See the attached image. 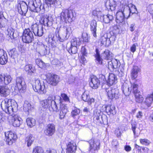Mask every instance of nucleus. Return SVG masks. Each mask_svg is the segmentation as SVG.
<instances>
[{
  "instance_id": "obj_1",
  "label": "nucleus",
  "mask_w": 153,
  "mask_h": 153,
  "mask_svg": "<svg viewBox=\"0 0 153 153\" xmlns=\"http://www.w3.org/2000/svg\"><path fill=\"white\" fill-rule=\"evenodd\" d=\"M120 8L116 14V21L119 25H123L125 24V19L129 17V13H126V8L127 5L123 4L120 5Z\"/></svg>"
},
{
  "instance_id": "obj_2",
  "label": "nucleus",
  "mask_w": 153,
  "mask_h": 153,
  "mask_svg": "<svg viewBox=\"0 0 153 153\" xmlns=\"http://www.w3.org/2000/svg\"><path fill=\"white\" fill-rule=\"evenodd\" d=\"M59 18L60 22L66 24H71L75 19L73 10L68 8L63 10L60 14Z\"/></svg>"
},
{
  "instance_id": "obj_3",
  "label": "nucleus",
  "mask_w": 153,
  "mask_h": 153,
  "mask_svg": "<svg viewBox=\"0 0 153 153\" xmlns=\"http://www.w3.org/2000/svg\"><path fill=\"white\" fill-rule=\"evenodd\" d=\"M12 99L6 98L1 102V107L2 109L8 114H10L11 113L14 112V109L17 108V103L16 102H14L13 105L9 106L8 103L11 102Z\"/></svg>"
},
{
  "instance_id": "obj_4",
  "label": "nucleus",
  "mask_w": 153,
  "mask_h": 153,
  "mask_svg": "<svg viewBox=\"0 0 153 153\" xmlns=\"http://www.w3.org/2000/svg\"><path fill=\"white\" fill-rule=\"evenodd\" d=\"M54 101L53 99V96L49 95L47 98L42 100L39 102V104L41 108L45 109V110H42L41 109V113L42 114H45L46 113L47 109H50V108L51 107L52 102Z\"/></svg>"
},
{
  "instance_id": "obj_5",
  "label": "nucleus",
  "mask_w": 153,
  "mask_h": 153,
  "mask_svg": "<svg viewBox=\"0 0 153 153\" xmlns=\"http://www.w3.org/2000/svg\"><path fill=\"white\" fill-rule=\"evenodd\" d=\"M138 85L134 83L131 84V91L135 97V100L136 102L141 103L143 101L144 98L140 91L138 89Z\"/></svg>"
},
{
  "instance_id": "obj_6",
  "label": "nucleus",
  "mask_w": 153,
  "mask_h": 153,
  "mask_svg": "<svg viewBox=\"0 0 153 153\" xmlns=\"http://www.w3.org/2000/svg\"><path fill=\"white\" fill-rule=\"evenodd\" d=\"M89 144L88 151L92 153H94L97 152L100 148V142L96 140L94 137L92 138L89 140L87 141Z\"/></svg>"
},
{
  "instance_id": "obj_7",
  "label": "nucleus",
  "mask_w": 153,
  "mask_h": 153,
  "mask_svg": "<svg viewBox=\"0 0 153 153\" xmlns=\"http://www.w3.org/2000/svg\"><path fill=\"white\" fill-rule=\"evenodd\" d=\"M21 37L23 42L26 44L31 43L34 40L33 33L29 28L25 29L23 30Z\"/></svg>"
},
{
  "instance_id": "obj_8",
  "label": "nucleus",
  "mask_w": 153,
  "mask_h": 153,
  "mask_svg": "<svg viewBox=\"0 0 153 153\" xmlns=\"http://www.w3.org/2000/svg\"><path fill=\"white\" fill-rule=\"evenodd\" d=\"M34 91L40 94H45L46 92L44 83L41 84L40 81L38 79L35 80L34 83L32 85Z\"/></svg>"
},
{
  "instance_id": "obj_9",
  "label": "nucleus",
  "mask_w": 153,
  "mask_h": 153,
  "mask_svg": "<svg viewBox=\"0 0 153 153\" xmlns=\"http://www.w3.org/2000/svg\"><path fill=\"white\" fill-rule=\"evenodd\" d=\"M15 87L20 93H23L26 91V85L23 78L18 77L16 78Z\"/></svg>"
},
{
  "instance_id": "obj_10",
  "label": "nucleus",
  "mask_w": 153,
  "mask_h": 153,
  "mask_svg": "<svg viewBox=\"0 0 153 153\" xmlns=\"http://www.w3.org/2000/svg\"><path fill=\"white\" fill-rule=\"evenodd\" d=\"M6 142L8 145H12L16 141L17 136L16 134L11 131L4 133Z\"/></svg>"
},
{
  "instance_id": "obj_11",
  "label": "nucleus",
  "mask_w": 153,
  "mask_h": 153,
  "mask_svg": "<svg viewBox=\"0 0 153 153\" xmlns=\"http://www.w3.org/2000/svg\"><path fill=\"white\" fill-rule=\"evenodd\" d=\"M106 91L108 99L117 100L119 98L120 95L118 89L110 88L106 89Z\"/></svg>"
},
{
  "instance_id": "obj_12",
  "label": "nucleus",
  "mask_w": 153,
  "mask_h": 153,
  "mask_svg": "<svg viewBox=\"0 0 153 153\" xmlns=\"http://www.w3.org/2000/svg\"><path fill=\"white\" fill-rule=\"evenodd\" d=\"M15 8L19 13L22 16H25L28 10V7L26 3L20 1L15 6Z\"/></svg>"
},
{
  "instance_id": "obj_13",
  "label": "nucleus",
  "mask_w": 153,
  "mask_h": 153,
  "mask_svg": "<svg viewBox=\"0 0 153 153\" xmlns=\"http://www.w3.org/2000/svg\"><path fill=\"white\" fill-rule=\"evenodd\" d=\"M77 146L75 141L71 140L66 144V153H76Z\"/></svg>"
},
{
  "instance_id": "obj_14",
  "label": "nucleus",
  "mask_w": 153,
  "mask_h": 153,
  "mask_svg": "<svg viewBox=\"0 0 153 153\" xmlns=\"http://www.w3.org/2000/svg\"><path fill=\"white\" fill-rule=\"evenodd\" d=\"M89 85L90 87L92 89H96L100 86V81L96 76L92 75L90 77Z\"/></svg>"
},
{
  "instance_id": "obj_15",
  "label": "nucleus",
  "mask_w": 153,
  "mask_h": 153,
  "mask_svg": "<svg viewBox=\"0 0 153 153\" xmlns=\"http://www.w3.org/2000/svg\"><path fill=\"white\" fill-rule=\"evenodd\" d=\"M47 83L52 86L56 85L59 81V77L58 75L51 74L46 77Z\"/></svg>"
},
{
  "instance_id": "obj_16",
  "label": "nucleus",
  "mask_w": 153,
  "mask_h": 153,
  "mask_svg": "<svg viewBox=\"0 0 153 153\" xmlns=\"http://www.w3.org/2000/svg\"><path fill=\"white\" fill-rule=\"evenodd\" d=\"M42 3L41 0H34L30 5L29 4V9L32 11L37 12L41 10Z\"/></svg>"
},
{
  "instance_id": "obj_17",
  "label": "nucleus",
  "mask_w": 153,
  "mask_h": 153,
  "mask_svg": "<svg viewBox=\"0 0 153 153\" xmlns=\"http://www.w3.org/2000/svg\"><path fill=\"white\" fill-rule=\"evenodd\" d=\"M56 131L55 126L53 123H49L48 124L44 130V133L46 136H51Z\"/></svg>"
},
{
  "instance_id": "obj_18",
  "label": "nucleus",
  "mask_w": 153,
  "mask_h": 153,
  "mask_svg": "<svg viewBox=\"0 0 153 153\" xmlns=\"http://www.w3.org/2000/svg\"><path fill=\"white\" fill-rule=\"evenodd\" d=\"M106 82L107 85L109 87L115 85L117 82L116 75L112 73H110Z\"/></svg>"
},
{
  "instance_id": "obj_19",
  "label": "nucleus",
  "mask_w": 153,
  "mask_h": 153,
  "mask_svg": "<svg viewBox=\"0 0 153 153\" xmlns=\"http://www.w3.org/2000/svg\"><path fill=\"white\" fill-rule=\"evenodd\" d=\"M12 78L10 75L7 74H0V83L2 85H8L11 82Z\"/></svg>"
},
{
  "instance_id": "obj_20",
  "label": "nucleus",
  "mask_w": 153,
  "mask_h": 153,
  "mask_svg": "<svg viewBox=\"0 0 153 153\" xmlns=\"http://www.w3.org/2000/svg\"><path fill=\"white\" fill-rule=\"evenodd\" d=\"M104 108V110L102 111L105 112L108 115L115 114L116 112L115 110V107L111 105H104L102 107Z\"/></svg>"
},
{
  "instance_id": "obj_21",
  "label": "nucleus",
  "mask_w": 153,
  "mask_h": 153,
  "mask_svg": "<svg viewBox=\"0 0 153 153\" xmlns=\"http://www.w3.org/2000/svg\"><path fill=\"white\" fill-rule=\"evenodd\" d=\"M97 22L94 19L92 20L90 23V30L92 34L95 38L97 37Z\"/></svg>"
},
{
  "instance_id": "obj_22",
  "label": "nucleus",
  "mask_w": 153,
  "mask_h": 153,
  "mask_svg": "<svg viewBox=\"0 0 153 153\" xmlns=\"http://www.w3.org/2000/svg\"><path fill=\"white\" fill-rule=\"evenodd\" d=\"M105 6L108 10L111 11H114L116 9L117 4L116 2L113 0H107L105 3Z\"/></svg>"
},
{
  "instance_id": "obj_23",
  "label": "nucleus",
  "mask_w": 153,
  "mask_h": 153,
  "mask_svg": "<svg viewBox=\"0 0 153 153\" xmlns=\"http://www.w3.org/2000/svg\"><path fill=\"white\" fill-rule=\"evenodd\" d=\"M24 71L27 73V74L30 76H32L36 72V69L31 64H28L24 67Z\"/></svg>"
},
{
  "instance_id": "obj_24",
  "label": "nucleus",
  "mask_w": 153,
  "mask_h": 153,
  "mask_svg": "<svg viewBox=\"0 0 153 153\" xmlns=\"http://www.w3.org/2000/svg\"><path fill=\"white\" fill-rule=\"evenodd\" d=\"M7 62V56L6 52L2 49H0V64H5Z\"/></svg>"
},
{
  "instance_id": "obj_25",
  "label": "nucleus",
  "mask_w": 153,
  "mask_h": 153,
  "mask_svg": "<svg viewBox=\"0 0 153 153\" xmlns=\"http://www.w3.org/2000/svg\"><path fill=\"white\" fill-rule=\"evenodd\" d=\"M67 111V108L66 105L61 102L60 106V112L59 114V118L62 120L64 118Z\"/></svg>"
},
{
  "instance_id": "obj_26",
  "label": "nucleus",
  "mask_w": 153,
  "mask_h": 153,
  "mask_svg": "<svg viewBox=\"0 0 153 153\" xmlns=\"http://www.w3.org/2000/svg\"><path fill=\"white\" fill-rule=\"evenodd\" d=\"M82 99L85 102H87L88 105H91L94 102L95 100L93 98H90L89 94H87L85 92H83L82 96Z\"/></svg>"
},
{
  "instance_id": "obj_27",
  "label": "nucleus",
  "mask_w": 153,
  "mask_h": 153,
  "mask_svg": "<svg viewBox=\"0 0 153 153\" xmlns=\"http://www.w3.org/2000/svg\"><path fill=\"white\" fill-rule=\"evenodd\" d=\"M140 69L137 66L134 67L132 69L130 76L131 79L133 80H136V79L138 76V74L140 72Z\"/></svg>"
},
{
  "instance_id": "obj_28",
  "label": "nucleus",
  "mask_w": 153,
  "mask_h": 153,
  "mask_svg": "<svg viewBox=\"0 0 153 153\" xmlns=\"http://www.w3.org/2000/svg\"><path fill=\"white\" fill-rule=\"evenodd\" d=\"M9 88L4 85H0V95L1 97H6L9 94Z\"/></svg>"
},
{
  "instance_id": "obj_29",
  "label": "nucleus",
  "mask_w": 153,
  "mask_h": 153,
  "mask_svg": "<svg viewBox=\"0 0 153 153\" xmlns=\"http://www.w3.org/2000/svg\"><path fill=\"white\" fill-rule=\"evenodd\" d=\"M153 101V92L147 95L143 102L148 107H149L151 105Z\"/></svg>"
},
{
  "instance_id": "obj_30",
  "label": "nucleus",
  "mask_w": 153,
  "mask_h": 153,
  "mask_svg": "<svg viewBox=\"0 0 153 153\" xmlns=\"http://www.w3.org/2000/svg\"><path fill=\"white\" fill-rule=\"evenodd\" d=\"M10 123L15 127H18L20 125V120L15 115L12 117Z\"/></svg>"
},
{
  "instance_id": "obj_31",
  "label": "nucleus",
  "mask_w": 153,
  "mask_h": 153,
  "mask_svg": "<svg viewBox=\"0 0 153 153\" xmlns=\"http://www.w3.org/2000/svg\"><path fill=\"white\" fill-rule=\"evenodd\" d=\"M34 138L31 134H29L27 136L25 139V142L27 143L28 147L30 146L34 141Z\"/></svg>"
},
{
  "instance_id": "obj_32",
  "label": "nucleus",
  "mask_w": 153,
  "mask_h": 153,
  "mask_svg": "<svg viewBox=\"0 0 153 153\" xmlns=\"http://www.w3.org/2000/svg\"><path fill=\"white\" fill-rule=\"evenodd\" d=\"M7 22L6 19L2 12L0 11V28L4 27Z\"/></svg>"
},
{
  "instance_id": "obj_33",
  "label": "nucleus",
  "mask_w": 153,
  "mask_h": 153,
  "mask_svg": "<svg viewBox=\"0 0 153 153\" xmlns=\"http://www.w3.org/2000/svg\"><path fill=\"white\" fill-rule=\"evenodd\" d=\"M107 40L108 38L107 37L102 36L100 37L97 41V42L98 43V45L100 46L103 45H106Z\"/></svg>"
},
{
  "instance_id": "obj_34",
  "label": "nucleus",
  "mask_w": 153,
  "mask_h": 153,
  "mask_svg": "<svg viewBox=\"0 0 153 153\" xmlns=\"http://www.w3.org/2000/svg\"><path fill=\"white\" fill-rule=\"evenodd\" d=\"M100 114L97 113V111L94 112L93 117V122L97 125H99L101 123V122L100 120Z\"/></svg>"
},
{
  "instance_id": "obj_35",
  "label": "nucleus",
  "mask_w": 153,
  "mask_h": 153,
  "mask_svg": "<svg viewBox=\"0 0 153 153\" xmlns=\"http://www.w3.org/2000/svg\"><path fill=\"white\" fill-rule=\"evenodd\" d=\"M131 129L133 131L134 137H138V135H137V133L136 130L137 126V122L134 121H132L131 122Z\"/></svg>"
},
{
  "instance_id": "obj_36",
  "label": "nucleus",
  "mask_w": 153,
  "mask_h": 153,
  "mask_svg": "<svg viewBox=\"0 0 153 153\" xmlns=\"http://www.w3.org/2000/svg\"><path fill=\"white\" fill-rule=\"evenodd\" d=\"M32 153H45L44 149L40 146H36L33 149Z\"/></svg>"
},
{
  "instance_id": "obj_37",
  "label": "nucleus",
  "mask_w": 153,
  "mask_h": 153,
  "mask_svg": "<svg viewBox=\"0 0 153 153\" xmlns=\"http://www.w3.org/2000/svg\"><path fill=\"white\" fill-rule=\"evenodd\" d=\"M48 18H47L46 16L45 15H42L39 19V23L42 25H45V22L46 21V24L47 25V26H48Z\"/></svg>"
},
{
  "instance_id": "obj_38",
  "label": "nucleus",
  "mask_w": 153,
  "mask_h": 153,
  "mask_svg": "<svg viewBox=\"0 0 153 153\" xmlns=\"http://www.w3.org/2000/svg\"><path fill=\"white\" fill-rule=\"evenodd\" d=\"M126 13H129V17L130 16V13L132 14L135 13L137 11V9L135 6L134 5H132L131 8L127 7L126 8Z\"/></svg>"
},
{
  "instance_id": "obj_39",
  "label": "nucleus",
  "mask_w": 153,
  "mask_h": 153,
  "mask_svg": "<svg viewBox=\"0 0 153 153\" xmlns=\"http://www.w3.org/2000/svg\"><path fill=\"white\" fill-rule=\"evenodd\" d=\"M103 53L105 54V59L107 60H109L112 58V53L108 49H106L104 51Z\"/></svg>"
},
{
  "instance_id": "obj_40",
  "label": "nucleus",
  "mask_w": 153,
  "mask_h": 153,
  "mask_svg": "<svg viewBox=\"0 0 153 153\" xmlns=\"http://www.w3.org/2000/svg\"><path fill=\"white\" fill-rule=\"evenodd\" d=\"M35 62L36 64L40 68H42L45 67L46 65L45 63L42 60L39 59L37 58L36 59Z\"/></svg>"
},
{
  "instance_id": "obj_41",
  "label": "nucleus",
  "mask_w": 153,
  "mask_h": 153,
  "mask_svg": "<svg viewBox=\"0 0 153 153\" xmlns=\"http://www.w3.org/2000/svg\"><path fill=\"white\" fill-rule=\"evenodd\" d=\"M27 124L28 126L30 127H32L35 125V121L34 119L28 117L26 120Z\"/></svg>"
},
{
  "instance_id": "obj_42",
  "label": "nucleus",
  "mask_w": 153,
  "mask_h": 153,
  "mask_svg": "<svg viewBox=\"0 0 153 153\" xmlns=\"http://www.w3.org/2000/svg\"><path fill=\"white\" fill-rule=\"evenodd\" d=\"M80 113V109L76 107H75L74 109L72 111L71 115L72 117L74 118L76 116L79 115Z\"/></svg>"
},
{
  "instance_id": "obj_43",
  "label": "nucleus",
  "mask_w": 153,
  "mask_h": 153,
  "mask_svg": "<svg viewBox=\"0 0 153 153\" xmlns=\"http://www.w3.org/2000/svg\"><path fill=\"white\" fill-rule=\"evenodd\" d=\"M77 51V48L76 46L71 45L70 48L68 50V52L71 54L76 53Z\"/></svg>"
},
{
  "instance_id": "obj_44",
  "label": "nucleus",
  "mask_w": 153,
  "mask_h": 153,
  "mask_svg": "<svg viewBox=\"0 0 153 153\" xmlns=\"http://www.w3.org/2000/svg\"><path fill=\"white\" fill-rule=\"evenodd\" d=\"M82 41L83 42H88L89 40V37L88 34L86 32H83L82 35Z\"/></svg>"
},
{
  "instance_id": "obj_45",
  "label": "nucleus",
  "mask_w": 153,
  "mask_h": 153,
  "mask_svg": "<svg viewBox=\"0 0 153 153\" xmlns=\"http://www.w3.org/2000/svg\"><path fill=\"white\" fill-rule=\"evenodd\" d=\"M45 3L48 7H51L52 5L54 6L57 3V0H45Z\"/></svg>"
},
{
  "instance_id": "obj_46",
  "label": "nucleus",
  "mask_w": 153,
  "mask_h": 153,
  "mask_svg": "<svg viewBox=\"0 0 153 153\" xmlns=\"http://www.w3.org/2000/svg\"><path fill=\"white\" fill-rule=\"evenodd\" d=\"M139 141L140 144L146 146H149L151 143L150 140L146 138H140Z\"/></svg>"
},
{
  "instance_id": "obj_47",
  "label": "nucleus",
  "mask_w": 153,
  "mask_h": 153,
  "mask_svg": "<svg viewBox=\"0 0 153 153\" xmlns=\"http://www.w3.org/2000/svg\"><path fill=\"white\" fill-rule=\"evenodd\" d=\"M33 32L35 34L39 29V25L36 23L32 24L31 27Z\"/></svg>"
},
{
  "instance_id": "obj_48",
  "label": "nucleus",
  "mask_w": 153,
  "mask_h": 153,
  "mask_svg": "<svg viewBox=\"0 0 153 153\" xmlns=\"http://www.w3.org/2000/svg\"><path fill=\"white\" fill-rule=\"evenodd\" d=\"M60 95L62 99L64 101L69 102H70L69 97L67 96L66 94L64 93H62Z\"/></svg>"
},
{
  "instance_id": "obj_49",
  "label": "nucleus",
  "mask_w": 153,
  "mask_h": 153,
  "mask_svg": "<svg viewBox=\"0 0 153 153\" xmlns=\"http://www.w3.org/2000/svg\"><path fill=\"white\" fill-rule=\"evenodd\" d=\"M95 60L97 62V64L101 65H104V63L103 61V59L101 56L95 58Z\"/></svg>"
},
{
  "instance_id": "obj_50",
  "label": "nucleus",
  "mask_w": 153,
  "mask_h": 153,
  "mask_svg": "<svg viewBox=\"0 0 153 153\" xmlns=\"http://www.w3.org/2000/svg\"><path fill=\"white\" fill-rule=\"evenodd\" d=\"M112 68L113 69H117L119 70L120 65H118V62L117 59L113 61L112 62Z\"/></svg>"
},
{
  "instance_id": "obj_51",
  "label": "nucleus",
  "mask_w": 153,
  "mask_h": 153,
  "mask_svg": "<svg viewBox=\"0 0 153 153\" xmlns=\"http://www.w3.org/2000/svg\"><path fill=\"white\" fill-rule=\"evenodd\" d=\"M80 52L82 55H85V56H87L88 53L87 49L85 46L81 47Z\"/></svg>"
},
{
  "instance_id": "obj_52",
  "label": "nucleus",
  "mask_w": 153,
  "mask_h": 153,
  "mask_svg": "<svg viewBox=\"0 0 153 153\" xmlns=\"http://www.w3.org/2000/svg\"><path fill=\"white\" fill-rule=\"evenodd\" d=\"M43 33H44L43 32V28L42 27L41 29H38V30L36 32V33L34 34V35L36 36H37L39 37H40L42 36L43 35Z\"/></svg>"
},
{
  "instance_id": "obj_53",
  "label": "nucleus",
  "mask_w": 153,
  "mask_h": 153,
  "mask_svg": "<svg viewBox=\"0 0 153 153\" xmlns=\"http://www.w3.org/2000/svg\"><path fill=\"white\" fill-rule=\"evenodd\" d=\"M85 56V55H82L79 58L80 62L83 65H84L85 63L86 62Z\"/></svg>"
},
{
  "instance_id": "obj_54",
  "label": "nucleus",
  "mask_w": 153,
  "mask_h": 153,
  "mask_svg": "<svg viewBox=\"0 0 153 153\" xmlns=\"http://www.w3.org/2000/svg\"><path fill=\"white\" fill-rule=\"evenodd\" d=\"M119 146V143L116 140H113L111 142V146L116 149H117V148Z\"/></svg>"
},
{
  "instance_id": "obj_55",
  "label": "nucleus",
  "mask_w": 153,
  "mask_h": 153,
  "mask_svg": "<svg viewBox=\"0 0 153 153\" xmlns=\"http://www.w3.org/2000/svg\"><path fill=\"white\" fill-rule=\"evenodd\" d=\"M71 45L76 46L79 45L77 44L78 40L76 38L73 39L71 41Z\"/></svg>"
},
{
  "instance_id": "obj_56",
  "label": "nucleus",
  "mask_w": 153,
  "mask_h": 153,
  "mask_svg": "<svg viewBox=\"0 0 153 153\" xmlns=\"http://www.w3.org/2000/svg\"><path fill=\"white\" fill-rule=\"evenodd\" d=\"M134 147L136 151L138 153H142V152L141 151L142 147L140 146L137 144H134Z\"/></svg>"
},
{
  "instance_id": "obj_57",
  "label": "nucleus",
  "mask_w": 153,
  "mask_h": 153,
  "mask_svg": "<svg viewBox=\"0 0 153 153\" xmlns=\"http://www.w3.org/2000/svg\"><path fill=\"white\" fill-rule=\"evenodd\" d=\"M99 79V80L100 79V82H101L103 83H104V82L106 81L105 75L102 74L100 75Z\"/></svg>"
},
{
  "instance_id": "obj_58",
  "label": "nucleus",
  "mask_w": 153,
  "mask_h": 153,
  "mask_svg": "<svg viewBox=\"0 0 153 153\" xmlns=\"http://www.w3.org/2000/svg\"><path fill=\"white\" fill-rule=\"evenodd\" d=\"M16 48H14L10 50L9 52V54L11 57L14 56L15 52L16 51Z\"/></svg>"
},
{
  "instance_id": "obj_59",
  "label": "nucleus",
  "mask_w": 153,
  "mask_h": 153,
  "mask_svg": "<svg viewBox=\"0 0 153 153\" xmlns=\"http://www.w3.org/2000/svg\"><path fill=\"white\" fill-rule=\"evenodd\" d=\"M136 50V45L135 44H133L130 48V50L131 51L134 53V52Z\"/></svg>"
},
{
  "instance_id": "obj_60",
  "label": "nucleus",
  "mask_w": 153,
  "mask_h": 153,
  "mask_svg": "<svg viewBox=\"0 0 153 153\" xmlns=\"http://www.w3.org/2000/svg\"><path fill=\"white\" fill-rule=\"evenodd\" d=\"M143 113L142 111H139L137 113V114L136 115V117L137 119H140L142 118L143 117Z\"/></svg>"
},
{
  "instance_id": "obj_61",
  "label": "nucleus",
  "mask_w": 153,
  "mask_h": 153,
  "mask_svg": "<svg viewBox=\"0 0 153 153\" xmlns=\"http://www.w3.org/2000/svg\"><path fill=\"white\" fill-rule=\"evenodd\" d=\"M115 134L117 137H119L121 136V134L119 128H117L115 129Z\"/></svg>"
},
{
  "instance_id": "obj_62",
  "label": "nucleus",
  "mask_w": 153,
  "mask_h": 153,
  "mask_svg": "<svg viewBox=\"0 0 153 153\" xmlns=\"http://www.w3.org/2000/svg\"><path fill=\"white\" fill-rule=\"evenodd\" d=\"M95 52L96 53L94 55V56L95 58L101 56L100 52L98 48L96 49Z\"/></svg>"
},
{
  "instance_id": "obj_63",
  "label": "nucleus",
  "mask_w": 153,
  "mask_h": 153,
  "mask_svg": "<svg viewBox=\"0 0 153 153\" xmlns=\"http://www.w3.org/2000/svg\"><path fill=\"white\" fill-rule=\"evenodd\" d=\"M107 19L108 20V22H110L113 19L114 17L112 15L108 14L107 15Z\"/></svg>"
},
{
  "instance_id": "obj_64",
  "label": "nucleus",
  "mask_w": 153,
  "mask_h": 153,
  "mask_svg": "<svg viewBox=\"0 0 153 153\" xmlns=\"http://www.w3.org/2000/svg\"><path fill=\"white\" fill-rule=\"evenodd\" d=\"M149 12L150 14L153 13V4L150 5L148 7Z\"/></svg>"
}]
</instances>
